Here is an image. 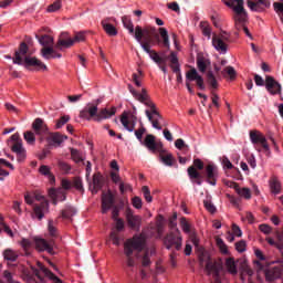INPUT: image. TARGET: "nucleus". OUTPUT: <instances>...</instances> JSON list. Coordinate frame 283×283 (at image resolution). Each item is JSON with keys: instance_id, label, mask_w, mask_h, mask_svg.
<instances>
[{"instance_id": "5", "label": "nucleus", "mask_w": 283, "mask_h": 283, "mask_svg": "<svg viewBox=\"0 0 283 283\" xmlns=\"http://www.w3.org/2000/svg\"><path fill=\"white\" fill-rule=\"evenodd\" d=\"M222 3L234 12L233 21L237 30L247 23L248 14L244 9V0H222Z\"/></svg>"}, {"instance_id": "55", "label": "nucleus", "mask_w": 283, "mask_h": 283, "mask_svg": "<svg viewBox=\"0 0 283 283\" xmlns=\"http://www.w3.org/2000/svg\"><path fill=\"white\" fill-rule=\"evenodd\" d=\"M217 245L220 249L221 253H223L224 255H227V253H229V249L227 248V244L224 243V241L220 238L217 239Z\"/></svg>"}, {"instance_id": "26", "label": "nucleus", "mask_w": 283, "mask_h": 283, "mask_svg": "<svg viewBox=\"0 0 283 283\" xmlns=\"http://www.w3.org/2000/svg\"><path fill=\"white\" fill-rule=\"evenodd\" d=\"M42 59L50 61L51 59H62V54L54 50V46L42 48L40 51Z\"/></svg>"}, {"instance_id": "17", "label": "nucleus", "mask_w": 283, "mask_h": 283, "mask_svg": "<svg viewBox=\"0 0 283 283\" xmlns=\"http://www.w3.org/2000/svg\"><path fill=\"white\" fill-rule=\"evenodd\" d=\"M270 6L271 3L266 2V0H248V8L252 12H264Z\"/></svg>"}, {"instance_id": "30", "label": "nucleus", "mask_w": 283, "mask_h": 283, "mask_svg": "<svg viewBox=\"0 0 283 283\" xmlns=\"http://www.w3.org/2000/svg\"><path fill=\"white\" fill-rule=\"evenodd\" d=\"M103 189V176L101 174H95L93 176V188L92 193H98Z\"/></svg>"}, {"instance_id": "52", "label": "nucleus", "mask_w": 283, "mask_h": 283, "mask_svg": "<svg viewBox=\"0 0 283 283\" xmlns=\"http://www.w3.org/2000/svg\"><path fill=\"white\" fill-rule=\"evenodd\" d=\"M208 83L211 85V87H213V90H218V81L211 71L208 72Z\"/></svg>"}, {"instance_id": "60", "label": "nucleus", "mask_w": 283, "mask_h": 283, "mask_svg": "<svg viewBox=\"0 0 283 283\" xmlns=\"http://www.w3.org/2000/svg\"><path fill=\"white\" fill-rule=\"evenodd\" d=\"M259 230L261 233H264L265 235H269V233H271V231H273V229L271 228V226L266 224V223H262L259 226Z\"/></svg>"}, {"instance_id": "49", "label": "nucleus", "mask_w": 283, "mask_h": 283, "mask_svg": "<svg viewBox=\"0 0 283 283\" xmlns=\"http://www.w3.org/2000/svg\"><path fill=\"white\" fill-rule=\"evenodd\" d=\"M70 118H71L70 115L61 116L55 124L56 129H61L66 123H70Z\"/></svg>"}, {"instance_id": "2", "label": "nucleus", "mask_w": 283, "mask_h": 283, "mask_svg": "<svg viewBox=\"0 0 283 283\" xmlns=\"http://www.w3.org/2000/svg\"><path fill=\"white\" fill-rule=\"evenodd\" d=\"M130 94L138 101L139 103H143L146 107H148L145 111V114L151 123L154 129H157L160 132L163 129V126H160V122L163 120V116H160V113H158V108H156V104L149 99V95H147V90L143 88L142 93L136 92L134 90V86H128Z\"/></svg>"}, {"instance_id": "62", "label": "nucleus", "mask_w": 283, "mask_h": 283, "mask_svg": "<svg viewBox=\"0 0 283 283\" xmlns=\"http://www.w3.org/2000/svg\"><path fill=\"white\" fill-rule=\"evenodd\" d=\"M61 187L64 191H69V189H72L73 184L72 181L67 180V179H62L61 180Z\"/></svg>"}, {"instance_id": "54", "label": "nucleus", "mask_w": 283, "mask_h": 283, "mask_svg": "<svg viewBox=\"0 0 283 283\" xmlns=\"http://www.w3.org/2000/svg\"><path fill=\"white\" fill-rule=\"evenodd\" d=\"M72 41H73V45H74V43H83V41H85V32L81 31V32L75 33Z\"/></svg>"}, {"instance_id": "31", "label": "nucleus", "mask_w": 283, "mask_h": 283, "mask_svg": "<svg viewBox=\"0 0 283 283\" xmlns=\"http://www.w3.org/2000/svg\"><path fill=\"white\" fill-rule=\"evenodd\" d=\"M159 154V160L163 163V165H165L166 167H174L176 165V158H174V155H163V153Z\"/></svg>"}, {"instance_id": "59", "label": "nucleus", "mask_w": 283, "mask_h": 283, "mask_svg": "<svg viewBox=\"0 0 283 283\" xmlns=\"http://www.w3.org/2000/svg\"><path fill=\"white\" fill-rule=\"evenodd\" d=\"M20 244H21L23 251H25V253L28 255V251H30V249L32 247V241H30L29 239H22Z\"/></svg>"}, {"instance_id": "28", "label": "nucleus", "mask_w": 283, "mask_h": 283, "mask_svg": "<svg viewBox=\"0 0 283 283\" xmlns=\"http://www.w3.org/2000/svg\"><path fill=\"white\" fill-rule=\"evenodd\" d=\"M114 205V196L112 192L104 193L102 196V213H107Z\"/></svg>"}, {"instance_id": "22", "label": "nucleus", "mask_w": 283, "mask_h": 283, "mask_svg": "<svg viewBox=\"0 0 283 283\" xmlns=\"http://www.w3.org/2000/svg\"><path fill=\"white\" fill-rule=\"evenodd\" d=\"M35 249L36 251H46L48 253H53L54 251V242H46L45 239L35 238Z\"/></svg>"}, {"instance_id": "29", "label": "nucleus", "mask_w": 283, "mask_h": 283, "mask_svg": "<svg viewBox=\"0 0 283 283\" xmlns=\"http://www.w3.org/2000/svg\"><path fill=\"white\" fill-rule=\"evenodd\" d=\"M116 115V107L103 108L97 113V116H95V122L101 123V120H107V118H112V116Z\"/></svg>"}, {"instance_id": "25", "label": "nucleus", "mask_w": 283, "mask_h": 283, "mask_svg": "<svg viewBox=\"0 0 283 283\" xmlns=\"http://www.w3.org/2000/svg\"><path fill=\"white\" fill-rule=\"evenodd\" d=\"M11 151L17 155L18 163H23V160L28 158V154L25 147H23V143L13 144L11 146Z\"/></svg>"}, {"instance_id": "42", "label": "nucleus", "mask_w": 283, "mask_h": 283, "mask_svg": "<svg viewBox=\"0 0 283 283\" xmlns=\"http://www.w3.org/2000/svg\"><path fill=\"white\" fill-rule=\"evenodd\" d=\"M23 136L27 145H34L36 143V136L32 130L24 132Z\"/></svg>"}, {"instance_id": "24", "label": "nucleus", "mask_w": 283, "mask_h": 283, "mask_svg": "<svg viewBox=\"0 0 283 283\" xmlns=\"http://www.w3.org/2000/svg\"><path fill=\"white\" fill-rule=\"evenodd\" d=\"M265 88L270 94H280L282 92V86L280 83H277L272 76H266L265 77Z\"/></svg>"}, {"instance_id": "53", "label": "nucleus", "mask_w": 283, "mask_h": 283, "mask_svg": "<svg viewBox=\"0 0 283 283\" xmlns=\"http://www.w3.org/2000/svg\"><path fill=\"white\" fill-rule=\"evenodd\" d=\"M203 206L209 211V213H216V211H218L213 202H211L209 199L203 201Z\"/></svg>"}, {"instance_id": "57", "label": "nucleus", "mask_w": 283, "mask_h": 283, "mask_svg": "<svg viewBox=\"0 0 283 283\" xmlns=\"http://www.w3.org/2000/svg\"><path fill=\"white\" fill-rule=\"evenodd\" d=\"M223 74H228L230 81H233V78L237 76L235 69H233V66H227L223 70Z\"/></svg>"}, {"instance_id": "11", "label": "nucleus", "mask_w": 283, "mask_h": 283, "mask_svg": "<svg viewBox=\"0 0 283 283\" xmlns=\"http://www.w3.org/2000/svg\"><path fill=\"white\" fill-rule=\"evenodd\" d=\"M126 222L133 231H140V227L143 224V217L138 214H134V211L128 209L126 211Z\"/></svg>"}, {"instance_id": "47", "label": "nucleus", "mask_w": 283, "mask_h": 283, "mask_svg": "<svg viewBox=\"0 0 283 283\" xmlns=\"http://www.w3.org/2000/svg\"><path fill=\"white\" fill-rule=\"evenodd\" d=\"M133 82L135 83L136 87H143V71L138 70V74H133Z\"/></svg>"}, {"instance_id": "61", "label": "nucleus", "mask_w": 283, "mask_h": 283, "mask_svg": "<svg viewBox=\"0 0 283 283\" xmlns=\"http://www.w3.org/2000/svg\"><path fill=\"white\" fill-rule=\"evenodd\" d=\"M59 167L64 174H70L72 170V167L65 161H59Z\"/></svg>"}, {"instance_id": "23", "label": "nucleus", "mask_w": 283, "mask_h": 283, "mask_svg": "<svg viewBox=\"0 0 283 283\" xmlns=\"http://www.w3.org/2000/svg\"><path fill=\"white\" fill-rule=\"evenodd\" d=\"M98 116V106L96 105H88L85 107L81 113L80 117L85 118V120H95V118Z\"/></svg>"}, {"instance_id": "51", "label": "nucleus", "mask_w": 283, "mask_h": 283, "mask_svg": "<svg viewBox=\"0 0 283 283\" xmlns=\"http://www.w3.org/2000/svg\"><path fill=\"white\" fill-rule=\"evenodd\" d=\"M109 238L115 247H120V237H118L116 230H112Z\"/></svg>"}, {"instance_id": "19", "label": "nucleus", "mask_w": 283, "mask_h": 283, "mask_svg": "<svg viewBox=\"0 0 283 283\" xmlns=\"http://www.w3.org/2000/svg\"><path fill=\"white\" fill-rule=\"evenodd\" d=\"M49 196L53 200V205H59V202H63L67 198V192L63 190V188H51L49 190Z\"/></svg>"}, {"instance_id": "45", "label": "nucleus", "mask_w": 283, "mask_h": 283, "mask_svg": "<svg viewBox=\"0 0 283 283\" xmlns=\"http://www.w3.org/2000/svg\"><path fill=\"white\" fill-rule=\"evenodd\" d=\"M71 158L74 163H83L84 160L83 154L74 148L71 149Z\"/></svg>"}, {"instance_id": "39", "label": "nucleus", "mask_w": 283, "mask_h": 283, "mask_svg": "<svg viewBox=\"0 0 283 283\" xmlns=\"http://www.w3.org/2000/svg\"><path fill=\"white\" fill-rule=\"evenodd\" d=\"M170 63L172 72H180V64L178 63V53L171 52Z\"/></svg>"}, {"instance_id": "10", "label": "nucleus", "mask_w": 283, "mask_h": 283, "mask_svg": "<svg viewBox=\"0 0 283 283\" xmlns=\"http://www.w3.org/2000/svg\"><path fill=\"white\" fill-rule=\"evenodd\" d=\"M138 120V117H136V108H134V112H125L122 114L120 123L127 132H134L136 128V122Z\"/></svg>"}, {"instance_id": "6", "label": "nucleus", "mask_w": 283, "mask_h": 283, "mask_svg": "<svg viewBox=\"0 0 283 283\" xmlns=\"http://www.w3.org/2000/svg\"><path fill=\"white\" fill-rule=\"evenodd\" d=\"M24 200L27 205H34V201L38 200L40 205H35L33 208V218L38 220H43L45 218V213L50 211V203L45 200V197L35 195L34 197L30 193L24 196Z\"/></svg>"}, {"instance_id": "3", "label": "nucleus", "mask_w": 283, "mask_h": 283, "mask_svg": "<svg viewBox=\"0 0 283 283\" xmlns=\"http://www.w3.org/2000/svg\"><path fill=\"white\" fill-rule=\"evenodd\" d=\"M30 48L25 42H21L19 49L15 51L14 56L4 55V59L12 60L14 65H24V67H35L38 72L48 71V65L36 57L28 55Z\"/></svg>"}, {"instance_id": "37", "label": "nucleus", "mask_w": 283, "mask_h": 283, "mask_svg": "<svg viewBox=\"0 0 283 283\" xmlns=\"http://www.w3.org/2000/svg\"><path fill=\"white\" fill-rule=\"evenodd\" d=\"M235 193H238V196L240 198H243L244 200H251V189L247 188V187H238Z\"/></svg>"}, {"instance_id": "14", "label": "nucleus", "mask_w": 283, "mask_h": 283, "mask_svg": "<svg viewBox=\"0 0 283 283\" xmlns=\"http://www.w3.org/2000/svg\"><path fill=\"white\" fill-rule=\"evenodd\" d=\"M193 81H196L199 90H205V78H202L200 74H198V71L196 69H191L186 73V83H191Z\"/></svg>"}, {"instance_id": "58", "label": "nucleus", "mask_w": 283, "mask_h": 283, "mask_svg": "<svg viewBox=\"0 0 283 283\" xmlns=\"http://www.w3.org/2000/svg\"><path fill=\"white\" fill-rule=\"evenodd\" d=\"M235 250L238 251V253H244V251H247V241L241 240L237 242Z\"/></svg>"}, {"instance_id": "48", "label": "nucleus", "mask_w": 283, "mask_h": 283, "mask_svg": "<svg viewBox=\"0 0 283 283\" xmlns=\"http://www.w3.org/2000/svg\"><path fill=\"white\" fill-rule=\"evenodd\" d=\"M60 8H63V2L61 0H56L48 7L46 11L48 12H59Z\"/></svg>"}, {"instance_id": "12", "label": "nucleus", "mask_w": 283, "mask_h": 283, "mask_svg": "<svg viewBox=\"0 0 283 283\" xmlns=\"http://www.w3.org/2000/svg\"><path fill=\"white\" fill-rule=\"evenodd\" d=\"M38 269L35 270L36 277L41 279V273L44 275V277H48V280L52 281V283H63L59 276L54 275L52 271L48 270L45 266H43V263L38 262Z\"/></svg>"}, {"instance_id": "20", "label": "nucleus", "mask_w": 283, "mask_h": 283, "mask_svg": "<svg viewBox=\"0 0 283 283\" xmlns=\"http://www.w3.org/2000/svg\"><path fill=\"white\" fill-rule=\"evenodd\" d=\"M113 23H116V19L114 18H105L102 20L103 30L108 36H116L118 34V30H116Z\"/></svg>"}, {"instance_id": "64", "label": "nucleus", "mask_w": 283, "mask_h": 283, "mask_svg": "<svg viewBox=\"0 0 283 283\" xmlns=\"http://www.w3.org/2000/svg\"><path fill=\"white\" fill-rule=\"evenodd\" d=\"M119 191H120V193H125L127 191H132V185L125 184V182H120L119 184Z\"/></svg>"}, {"instance_id": "1", "label": "nucleus", "mask_w": 283, "mask_h": 283, "mask_svg": "<svg viewBox=\"0 0 283 283\" xmlns=\"http://www.w3.org/2000/svg\"><path fill=\"white\" fill-rule=\"evenodd\" d=\"M135 40L139 43L144 52L149 55L154 63H157V65L165 63V60L158 54V52L151 50L154 45H158V43H160V38L156 34V28L145 27L143 29L137 25L135 28Z\"/></svg>"}, {"instance_id": "35", "label": "nucleus", "mask_w": 283, "mask_h": 283, "mask_svg": "<svg viewBox=\"0 0 283 283\" xmlns=\"http://www.w3.org/2000/svg\"><path fill=\"white\" fill-rule=\"evenodd\" d=\"M160 39L163 40V43L167 50L171 48V44L169 42V32L165 28H159L158 30Z\"/></svg>"}, {"instance_id": "15", "label": "nucleus", "mask_w": 283, "mask_h": 283, "mask_svg": "<svg viewBox=\"0 0 283 283\" xmlns=\"http://www.w3.org/2000/svg\"><path fill=\"white\" fill-rule=\"evenodd\" d=\"M32 129L38 136H48L50 134L48 124H45V122L39 117L32 123Z\"/></svg>"}, {"instance_id": "7", "label": "nucleus", "mask_w": 283, "mask_h": 283, "mask_svg": "<svg viewBox=\"0 0 283 283\" xmlns=\"http://www.w3.org/2000/svg\"><path fill=\"white\" fill-rule=\"evenodd\" d=\"M164 244L166 249H171V247H175L177 251H180L182 249V234L180 233V230L176 228L175 230L170 231L164 239Z\"/></svg>"}, {"instance_id": "46", "label": "nucleus", "mask_w": 283, "mask_h": 283, "mask_svg": "<svg viewBox=\"0 0 283 283\" xmlns=\"http://www.w3.org/2000/svg\"><path fill=\"white\" fill-rule=\"evenodd\" d=\"M40 174L42 176H48V178H50L51 180H54V175L52 174V171L50 170V167L46 165H42L40 166L39 169Z\"/></svg>"}, {"instance_id": "36", "label": "nucleus", "mask_w": 283, "mask_h": 283, "mask_svg": "<svg viewBox=\"0 0 283 283\" xmlns=\"http://www.w3.org/2000/svg\"><path fill=\"white\" fill-rule=\"evenodd\" d=\"M270 189L275 196H277V193L282 191V184L280 182V180H277V178L274 177L270 180Z\"/></svg>"}, {"instance_id": "40", "label": "nucleus", "mask_w": 283, "mask_h": 283, "mask_svg": "<svg viewBox=\"0 0 283 283\" xmlns=\"http://www.w3.org/2000/svg\"><path fill=\"white\" fill-rule=\"evenodd\" d=\"M156 229L158 238H163V233H165V218L163 216L158 217Z\"/></svg>"}, {"instance_id": "8", "label": "nucleus", "mask_w": 283, "mask_h": 283, "mask_svg": "<svg viewBox=\"0 0 283 283\" xmlns=\"http://www.w3.org/2000/svg\"><path fill=\"white\" fill-rule=\"evenodd\" d=\"M142 145H144L150 154H165V146H163L161 142H156V136L154 135H146Z\"/></svg>"}, {"instance_id": "9", "label": "nucleus", "mask_w": 283, "mask_h": 283, "mask_svg": "<svg viewBox=\"0 0 283 283\" xmlns=\"http://www.w3.org/2000/svg\"><path fill=\"white\" fill-rule=\"evenodd\" d=\"M250 140L252 145H261L265 156H271V147H269V142H266V137L264 134L260 133V130H251Z\"/></svg>"}, {"instance_id": "38", "label": "nucleus", "mask_w": 283, "mask_h": 283, "mask_svg": "<svg viewBox=\"0 0 283 283\" xmlns=\"http://www.w3.org/2000/svg\"><path fill=\"white\" fill-rule=\"evenodd\" d=\"M226 268L228 272L231 273V275L238 274V266L235 265V260H233L232 258L226 260Z\"/></svg>"}, {"instance_id": "34", "label": "nucleus", "mask_w": 283, "mask_h": 283, "mask_svg": "<svg viewBox=\"0 0 283 283\" xmlns=\"http://www.w3.org/2000/svg\"><path fill=\"white\" fill-rule=\"evenodd\" d=\"M3 258L8 262H17L19 260V253L12 249H7L3 251Z\"/></svg>"}, {"instance_id": "33", "label": "nucleus", "mask_w": 283, "mask_h": 283, "mask_svg": "<svg viewBox=\"0 0 283 283\" xmlns=\"http://www.w3.org/2000/svg\"><path fill=\"white\" fill-rule=\"evenodd\" d=\"M36 39L40 45H43V48H53L52 45H54V38L50 35H42L41 38L36 35Z\"/></svg>"}, {"instance_id": "16", "label": "nucleus", "mask_w": 283, "mask_h": 283, "mask_svg": "<svg viewBox=\"0 0 283 283\" xmlns=\"http://www.w3.org/2000/svg\"><path fill=\"white\" fill-rule=\"evenodd\" d=\"M201 171V169H205V163L201 159H195L193 160V166H190L188 168V176L190 178V180H196V178H201L200 172H198V170Z\"/></svg>"}, {"instance_id": "63", "label": "nucleus", "mask_w": 283, "mask_h": 283, "mask_svg": "<svg viewBox=\"0 0 283 283\" xmlns=\"http://www.w3.org/2000/svg\"><path fill=\"white\" fill-rule=\"evenodd\" d=\"M72 185L77 191H83V180L81 178H75Z\"/></svg>"}, {"instance_id": "27", "label": "nucleus", "mask_w": 283, "mask_h": 283, "mask_svg": "<svg viewBox=\"0 0 283 283\" xmlns=\"http://www.w3.org/2000/svg\"><path fill=\"white\" fill-rule=\"evenodd\" d=\"M74 45V41L67 33H62L57 40V43L55 45L56 50H63L67 48H72Z\"/></svg>"}, {"instance_id": "13", "label": "nucleus", "mask_w": 283, "mask_h": 283, "mask_svg": "<svg viewBox=\"0 0 283 283\" xmlns=\"http://www.w3.org/2000/svg\"><path fill=\"white\" fill-rule=\"evenodd\" d=\"M46 143L50 147H61L65 140H67V136L61 133H48Z\"/></svg>"}, {"instance_id": "50", "label": "nucleus", "mask_w": 283, "mask_h": 283, "mask_svg": "<svg viewBox=\"0 0 283 283\" xmlns=\"http://www.w3.org/2000/svg\"><path fill=\"white\" fill-rule=\"evenodd\" d=\"M2 277L6 280V282H1V283H19L14 281V277L12 276V272L8 270L3 271Z\"/></svg>"}, {"instance_id": "44", "label": "nucleus", "mask_w": 283, "mask_h": 283, "mask_svg": "<svg viewBox=\"0 0 283 283\" xmlns=\"http://www.w3.org/2000/svg\"><path fill=\"white\" fill-rule=\"evenodd\" d=\"M180 227H181V231H184V233H187L189 235V233H191V223L189 221H187V218L182 217L180 219Z\"/></svg>"}, {"instance_id": "41", "label": "nucleus", "mask_w": 283, "mask_h": 283, "mask_svg": "<svg viewBox=\"0 0 283 283\" xmlns=\"http://www.w3.org/2000/svg\"><path fill=\"white\" fill-rule=\"evenodd\" d=\"M122 23L126 30H128L129 34H134V23L132 22V19L129 17L124 15L122 18Z\"/></svg>"}, {"instance_id": "56", "label": "nucleus", "mask_w": 283, "mask_h": 283, "mask_svg": "<svg viewBox=\"0 0 283 283\" xmlns=\"http://www.w3.org/2000/svg\"><path fill=\"white\" fill-rule=\"evenodd\" d=\"M142 191L144 193V198H145L146 202H153L154 198L151 197V192L149 191V187L144 186L142 188Z\"/></svg>"}, {"instance_id": "32", "label": "nucleus", "mask_w": 283, "mask_h": 283, "mask_svg": "<svg viewBox=\"0 0 283 283\" xmlns=\"http://www.w3.org/2000/svg\"><path fill=\"white\" fill-rule=\"evenodd\" d=\"M209 65H211V61H209V59H206L202 56L197 59V67L199 72H201L202 74L207 72V69L209 67Z\"/></svg>"}, {"instance_id": "4", "label": "nucleus", "mask_w": 283, "mask_h": 283, "mask_svg": "<svg viewBox=\"0 0 283 283\" xmlns=\"http://www.w3.org/2000/svg\"><path fill=\"white\" fill-rule=\"evenodd\" d=\"M147 242V238H145L144 233L135 234L133 238L127 239L124 243V253L127 258L126 264L130 269L136 266V260L132 258L134 255V251L140 253L143 249H145V244Z\"/></svg>"}, {"instance_id": "21", "label": "nucleus", "mask_w": 283, "mask_h": 283, "mask_svg": "<svg viewBox=\"0 0 283 283\" xmlns=\"http://www.w3.org/2000/svg\"><path fill=\"white\" fill-rule=\"evenodd\" d=\"M212 48L219 52V54H227L229 46L226 44L222 35L214 34L212 36Z\"/></svg>"}, {"instance_id": "18", "label": "nucleus", "mask_w": 283, "mask_h": 283, "mask_svg": "<svg viewBox=\"0 0 283 283\" xmlns=\"http://www.w3.org/2000/svg\"><path fill=\"white\" fill-rule=\"evenodd\" d=\"M206 177L207 182H209V185H212V187H216L218 182V167L213 164H209L206 167Z\"/></svg>"}, {"instance_id": "43", "label": "nucleus", "mask_w": 283, "mask_h": 283, "mask_svg": "<svg viewBox=\"0 0 283 283\" xmlns=\"http://www.w3.org/2000/svg\"><path fill=\"white\" fill-rule=\"evenodd\" d=\"M200 28L203 36H207L208 40L211 39V25L208 22H201Z\"/></svg>"}]
</instances>
